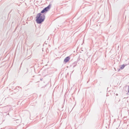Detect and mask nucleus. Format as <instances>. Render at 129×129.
<instances>
[{
  "label": "nucleus",
  "instance_id": "nucleus-1",
  "mask_svg": "<svg viewBox=\"0 0 129 129\" xmlns=\"http://www.w3.org/2000/svg\"><path fill=\"white\" fill-rule=\"evenodd\" d=\"M45 17V15L44 14H42L41 13L38 14L36 17L37 22L38 24L41 23L44 21Z\"/></svg>",
  "mask_w": 129,
  "mask_h": 129
},
{
  "label": "nucleus",
  "instance_id": "nucleus-2",
  "mask_svg": "<svg viewBox=\"0 0 129 129\" xmlns=\"http://www.w3.org/2000/svg\"><path fill=\"white\" fill-rule=\"evenodd\" d=\"M51 6V5L49 4L48 6L42 10L40 13H43L45 12H47L50 9Z\"/></svg>",
  "mask_w": 129,
  "mask_h": 129
},
{
  "label": "nucleus",
  "instance_id": "nucleus-5",
  "mask_svg": "<svg viewBox=\"0 0 129 129\" xmlns=\"http://www.w3.org/2000/svg\"><path fill=\"white\" fill-rule=\"evenodd\" d=\"M128 92L127 93V94H129V85L128 86Z\"/></svg>",
  "mask_w": 129,
  "mask_h": 129
},
{
  "label": "nucleus",
  "instance_id": "nucleus-4",
  "mask_svg": "<svg viewBox=\"0 0 129 129\" xmlns=\"http://www.w3.org/2000/svg\"><path fill=\"white\" fill-rule=\"evenodd\" d=\"M124 67H125V65L124 64L122 65H121V66H120V68L121 69H123L124 68Z\"/></svg>",
  "mask_w": 129,
  "mask_h": 129
},
{
  "label": "nucleus",
  "instance_id": "nucleus-3",
  "mask_svg": "<svg viewBox=\"0 0 129 129\" xmlns=\"http://www.w3.org/2000/svg\"><path fill=\"white\" fill-rule=\"evenodd\" d=\"M70 59L69 56H68L66 57L64 60V62H68Z\"/></svg>",
  "mask_w": 129,
  "mask_h": 129
},
{
  "label": "nucleus",
  "instance_id": "nucleus-7",
  "mask_svg": "<svg viewBox=\"0 0 129 129\" xmlns=\"http://www.w3.org/2000/svg\"><path fill=\"white\" fill-rule=\"evenodd\" d=\"M75 66H73V67H74Z\"/></svg>",
  "mask_w": 129,
  "mask_h": 129
},
{
  "label": "nucleus",
  "instance_id": "nucleus-6",
  "mask_svg": "<svg viewBox=\"0 0 129 129\" xmlns=\"http://www.w3.org/2000/svg\"><path fill=\"white\" fill-rule=\"evenodd\" d=\"M116 95H117L118 94H116Z\"/></svg>",
  "mask_w": 129,
  "mask_h": 129
}]
</instances>
